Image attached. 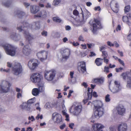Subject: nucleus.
Returning a JSON list of instances; mask_svg holds the SVG:
<instances>
[{"label": "nucleus", "instance_id": "13d9d810", "mask_svg": "<svg viewBox=\"0 0 131 131\" xmlns=\"http://www.w3.org/2000/svg\"><path fill=\"white\" fill-rule=\"evenodd\" d=\"M101 10V8L100 7V6H98L96 7H95L94 8V10H98V11H100Z\"/></svg>", "mask_w": 131, "mask_h": 131}, {"label": "nucleus", "instance_id": "6e6552de", "mask_svg": "<svg viewBox=\"0 0 131 131\" xmlns=\"http://www.w3.org/2000/svg\"><path fill=\"white\" fill-rule=\"evenodd\" d=\"M94 116L96 118H98L102 116L104 114V109L102 107H94Z\"/></svg>", "mask_w": 131, "mask_h": 131}, {"label": "nucleus", "instance_id": "f704fd0d", "mask_svg": "<svg viewBox=\"0 0 131 131\" xmlns=\"http://www.w3.org/2000/svg\"><path fill=\"white\" fill-rule=\"evenodd\" d=\"M10 0L8 1L7 2L3 4V5H4L5 7H9L11 4V3L10 1Z\"/></svg>", "mask_w": 131, "mask_h": 131}, {"label": "nucleus", "instance_id": "f8f14e48", "mask_svg": "<svg viewBox=\"0 0 131 131\" xmlns=\"http://www.w3.org/2000/svg\"><path fill=\"white\" fill-rule=\"evenodd\" d=\"M110 7L111 9L115 13H117L119 10L118 4L115 1H112L110 3Z\"/></svg>", "mask_w": 131, "mask_h": 131}, {"label": "nucleus", "instance_id": "8fccbe9b", "mask_svg": "<svg viewBox=\"0 0 131 131\" xmlns=\"http://www.w3.org/2000/svg\"><path fill=\"white\" fill-rule=\"evenodd\" d=\"M90 54L89 55L90 57H91L96 56V54L94 52H91L90 53Z\"/></svg>", "mask_w": 131, "mask_h": 131}, {"label": "nucleus", "instance_id": "72a5a7b5", "mask_svg": "<svg viewBox=\"0 0 131 131\" xmlns=\"http://www.w3.org/2000/svg\"><path fill=\"white\" fill-rule=\"evenodd\" d=\"M102 56L103 58H104V57L107 58L108 54L107 52L105 51H102Z\"/></svg>", "mask_w": 131, "mask_h": 131}, {"label": "nucleus", "instance_id": "6ab92c4d", "mask_svg": "<svg viewBox=\"0 0 131 131\" xmlns=\"http://www.w3.org/2000/svg\"><path fill=\"white\" fill-rule=\"evenodd\" d=\"M22 52L26 56H28L30 54L31 52V49L28 45H26L24 46Z\"/></svg>", "mask_w": 131, "mask_h": 131}, {"label": "nucleus", "instance_id": "c9c22d12", "mask_svg": "<svg viewBox=\"0 0 131 131\" xmlns=\"http://www.w3.org/2000/svg\"><path fill=\"white\" fill-rule=\"evenodd\" d=\"M109 68L108 67L105 66L104 67V69L103 71L104 72H105L106 73H108L109 72Z\"/></svg>", "mask_w": 131, "mask_h": 131}, {"label": "nucleus", "instance_id": "69168bd1", "mask_svg": "<svg viewBox=\"0 0 131 131\" xmlns=\"http://www.w3.org/2000/svg\"><path fill=\"white\" fill-rule=\"evenodd\" d=\"M110 129V131H116L115 128L113 127H111Z\"/></svg>", "mask_w": 131, "mask_h": 131}, {"label": "nucleus", "instance_id": "c03bdc74", "mask_svg": "<svg viewBox=\"0 0 131 131\" xmlns=\"http://www.w3.org/2000/svg\"><path fill=\"white\" fill-rule=\"evenodd\" d=\"M80 55L81 57H84L87 55L86 52H81Z\"/></svg>", "mask_w": 131, "mask_h": 131}, {"label": "nucleus", "instance_id": "37998d69", "mask_svg": "<svg viewBox=\"0 0 131 131\" xmlns=\"http://www.w3.org/2000/svg\"><path fill=\"white\" fill-rule=\"evenodd\" d=\"M127 39L128 40H131V32H129L128 35L127 36Z\"/></svg>", "mask_w": 131, "mask_h": 131}, {"label": "nucleus", "instance_id": "bf43d9fd", "mask_svg": "<svg viewBox=\"0 0 131 131\" xmlns=\"http://www.w3.org/2000/svg\"><path fill=\"white\" fill-rule=\"evenodd\" d=\"M66 127V125L63 124V125L60 126V128L61 129H63Z\"/></svg>", "mask_w": 131, "mask_h": 131}, {"label": "nucleus", "instance_id": "dca6fc26", "mask_svg": "<svg viewBox=\"0 0 131 131\" xmlns=\"http://www.w3.org/2000/svg\"><path fill=\"white\" fill-rule=\"evenodd\" d=\"M125 109L124 107H117L116 109L113 110V112L116 111L119 115H123L125 113Z\"/></svg>", "mask_w": 131, "mask_h": 131}, {"label": "nucleus", "instance_id": "7ed1b4c3", "mask_svg": "<svg viewBox=\"0 0 131 131\" xmlns=\"http://www.w3.org/2000/svg\"><path fill=\"white\" fill-rule=\"evenodd\" d=\"M7 66L9 68L12 67V72L14 75H17L21 73L22 68L21 65L19 63L15 62V64L12 66V64L8 62L7 63Z\"/></svg>", "mask_w": 131, "mask_h": 131}, {"label": "nucleus", "instance_id": "2f4dec72", "mask_svg": "<svg viewBox=\"0 0 131 131\" xmlns=\"http://www.w3.org/2000/svg\"><path fill=\"white\" fill-rule=\"evenodd\" d=\"M130 9V5H127L125 6L124 9V12L125 13H126L129 12Z\"/></svg>", "mask_w": 131, "mask_h": 131}, {"label": "nucleus", "instance_id": "6e6d98bb", "mask_svg": "<svg viewBox=\"0 0 131 131\" xmlns=\"http://www.w3.org/2000/svg\"><path fill=\"white\" fill-rule=\"evenodd\" d=\"M36 25H38V26H36V27L35 28V29H38L40 28V25L39 23V22H37L36 23Z\"/></svg>", "mask_w": 131, "mask_h": 131}, {"label": "nucleus", "instance_id": "9d476101", "mask_svg": "<svg viewBox=\"0 0 131 131\" xmlns=\"http://www.w3.org/2000/svg\"><path fill=\"white\" fill-rule=\"evenodd\" d=\"M60 52L62 55V58L67 59L69 57L70 54V50L68 48L62 49L60 50Z\"/></svg>", "mask_w": 131, "mask_h": 131}, {"label": "nucleus", "instance_id": "3c124183", "mask_svg": "<svg viewBox=\"0 0 131 131\" xmlns=\"http://www.w3.org/2000/svg\"><path fill=\"white\" fill-rule=\"evenodd\" d=\"M121 29V27L120 25H118L116 28V31H118V30H120Z\"/></svg>", "mask_w": 131, "mask_h": 131}, {"label": "nucleus", "instance_id": "4c0bfd02", "mask_svg": "<svg viewBox=\"0 0 131 131\" xmlns=\"http://www.w3.org/2000/svg\"><path fill=\"white\" fill-rule=\"evenodd\" d=\"M61 0H54L53 3L54 5H57L61 2Z\"/></svg>", "mask_w": 131, "mask_h": 131}, {"label": "nucleus", "instance_id": "a19ab883", "mask_svg": "<svg viewBox=\"0 0 131 131\" xmlns=\"http://www.w3.org/2000/svg\"><path fill=\"white\" fill-rule=\"evenodd\" d=\"M73 14L75 16H78L79 14L78 11L76 9H74L73 11Z\"/></svg>", "mask_w": 131, "mask_h": 131}, {"label": "nucleus", "instance_id": "de8ad7c7", "mask_svg": "<svg viewBox=\"0 0 131 131\" xmlns=\"http://www.w3.org/2000/svg\"><path fill=\"white\" fill-rule=\"evenodd\" d=\"M41 34L43 36H47V32L46 31H45L44 30H43L41 32Z\"/></svg>", "mask_w": 131, "mask_h": 131}, {"label": "nucleus", "instance_id": "052dcab7", "mask_svg": "<svg viewBox=\"0 0 131 131\" xmlns=\"http://www.w3.org/2000/svg\"><path fill=\"white\" fill-rule=\"evenodd\" d=\"M31 119H32V120H31V121H35V120L34 116H31V117L30 116L28 117V119L29 120H30Z\"/></svg>", "mask_w": 131, "mask_h": 131}, {"label": "nucleus", "instance_id": "412c9836", "mask_svg": "<svg viewBox=\"0 0 131 131\" xmlns=\"http://www.w3.org/2000/svg\"><path fill=\"white\" fill-rule=\"evenodd\" d=\"M104 81V78L103 77H101L99 78L94 79L93 81L99 85L102 84Z\"/></svg>", "mask_w": 131, "mask_h": 131}, {"label": "nucleus", "instance_id": "ea45409f", "mask_svg": "<svg viewBox=\"0 0 131 131\" xmlns=\"http://www.w3.org/2000/svg\"><path fill=\"white\" fill-rule=\"evenodd\" d=\"M11 37L12 38L14 39H15L17 37V36L16 35V34L15 33H14L12 34L11 36Z\"/></svg>", "mask_w": 131, "mask_h": 131}, {"label": "nucleus", "instance_id": "473e14b6", "mask_svg": "<svg viewBox=\"0 0 131 131\" xmlns=\"http://www.w3.org/2000/svg\"><path fill=\"white\" fill-rule=\"evenodd\" d=\"M53 21L56 22L60 23L61 20L58 17H54L53 18Z\"/></svg>", "mask_w": 131, "mask_h": 131}, {"label": "nucleus", "instance_id": "bb28decb", "mask_svg": "<svg viewBox=\"0 0 131 131\" xmlns=\"http://www.w3.org/2000/svg\"><path fill=\"white\" fill-rule=\"evenodd\" d=\"M36 98L34 97L33 98H31L29 100H28L27 102L25 103H24L23 104L27 105H30L33 103H34L35 101Z\"/></svg>", "mask_w": 131, "mask_h": 131}, {"label": "nucleus", "instance_id": "b1692460", "mask_svg": "<svg viewBox=\"0 0 131 131\" xmlns=\"http://www.w3.org/2000/svg\"><path fill=\"white\" fill-rule=\"evenodd\" d=\"M39 7L38 6L33 5L31 6L30 11L32 13L35 14L39 10Z\"/></svg>", "mask_w": 131, "mask_h": 131}, {"label": "nucleus", "instance_id": "cd10ccee", "mask_svg": "<svg viewBox=\"0 0 131 131\" xmlns=\"http://www.w3.org/2000/svg\"><path fill=\"white\" fill-rule=\"evenodd\" d=\"M114 83L116 85V88H115L113 89H116L115 91H114V92L116 93L118 92L120 90V85L119 83H118V82L117 81H114Z\"/></svg>", "mask_w": 131, "mask_h": 131}, {"label": "nucleus", "instance_id": "603ef678", "mask_svg": "<svg viewBox=\"0 0 131 131\" xmlns=\"http://www.w3.org/2000/svg\"><path fill=\"white\" fill-rule=\"evenodd\" d=\"M92 96L95 97H97L98 96V95L96 92L95 91L93 92L92 94Z\"/></svg>", "mask_w": 131, "mask_h": 131}, {"label": "nucleus", "instance_id": "680f3d73", "mask_svg": "<svg viewBox=\"0 0 131 131\" xmlns=\"http://www.w3.org/2000/svg\"><path fill=\"white\" fill-rule=\"evenodd\" d=\"M74 126V124L73 123L70 124H69V127L71 129H73V127Z\"/></svg>", "mask_w": 131, "mask_h": 131}, {"label": "nucleus", "instance_id": "0e129e2a", "mask_svg": "<svg viewBox=\"0 0 131 131\" xmlns=\"http://www.w3.org/2000/svg\"><path fill=\"white\" fill-rule=\"evenodd\" d=\"M72 44L74 46H77L79 45V43L78 42H76L75 43L74 42H73Z\"/></svg>", "mask_w": 131, "mask_h": 131}, {"label": "nucleus", "instance_id": "58836bf2", "mask_svg": "<svg viewBox=\"0 0 131 131\" xmlns=\"http://www.w3.org/2000/svg\"><path fill=\"white\" fill-rule=\"evenodd\" d=\"M22 109L23 110H25L26 111H30V107H22Z\"/></svg>", "mask_w": 131, "mask_h": 131}, {"label": "nucleus", "instance_id": "7c9ffc66", "mask_svg": "<svg viewBox=\"0 0 131 131\" xmlns=\"http://www.w3.org/2000/svg\"><path fill=\"white\" fill-rule=\"evenodd\" d=\"M82 10V12L81 13L82 14V17L83 19H84V17H85L86 18H87L89 17L90 15V13L88 12H86L83 14V11L81 8Z\"/></svg>", "mask_w": 131, "mask_h": 131}, {"label": "nucleus", "instance_id": "a878e982", "mask_svg": "<svg viewBox=\"0 0 131 131\" xmlns=\"http://www.w3.org/2000/svg\"><path fill=\"white\" fill-rule=\"evenodd\" d=\"M15 13L16 15H17L18 17L19 18H21L25 15V13L24 12L19 10L16 11Z\"/></svg>", "mask_w": 131, "mask_h": 131}, {"label": "nucleus", "instance_id": "f3484780", "mask_svg": "<svg viewBox=\"0 0 131 131\" xmlns=\"http://www.w3.org/2000/svg\"><path fill=\"white\" fill-rule=\"evenodd\" d=\"M121 76L122 77L124 80H126V79L130 80H131V73L129 72H123L121 74Z\"/></svg>", "mask_w": 131, "mask_h": 131}, {"label": "nucleus", "instance_id": "1a4fd4ad", "mask_svg": "<svg viewBox=\"0 0 131 131\" xmlns=\"http://www.w3.org/2000/svg\"><path fill=\"white\" fill-rule=\"evenodd\" d=\"M48 52L44 50L41 51L37 54V56L41 61H43L47 58Z\"/></svg>", "mask_w": 131, "mask_h": 131}, {"label": "nucleus", "instance_id": "5701e85b", "mask_svg": "<svg viewBox=\"0 0 131 131\" xmlns=\"http://www.w3.org/2000/svg\"><path fill=\"white\" fill-rule=\"evenodd\" d=\"M130 15H131L130 13L129 14V15L128 14V15H129L128 17L127 16H123L122 19V20L123 21L128 25H130V24H131V22L130 21V18L129 17Z\"/></svg>", "mask_w": 131, "mask_h": 131}, {"label": "nucleus", "instance_id": "09e8293b", "mask_svg": "<svg viewBox=\"0 0 131 131\" xmlns=\"http://www.w3.org/2000/svg\"><path fill=\"white\" fill-rule=\"evenodd\" d=\"M42 118L43 117L42 115H40L39 114H38L36 117V119L37 120H38L39 118H40L41 119H42Z\"/></svg>", "mask_w": 131, "mask_h": 131}, {"label": "nucleus", "instance_id": "ddd939ff", "mask_svg": "<svg viewBox=\"0 0 131 131\" xmlns=\"http://www.w3.org/2000/svg\"><path fill=\"white\" fill-rule=\"evenodd\" d=\"M52 119L54 120L56 118V122L57 123H60L62 122V118L61 115L59 114L56 112L53 113L52 116Z\"/></svg>", "mask_w": 131, "mask_h": 131}, {"label": "nucleus", "instance_id": "c85d7f7f", "mask_svg": "<svg viewBox=\"0 0 131 131\" xmlns=\"http://www.w3.org/2000/svg\"><path fill=\"white\" fill-rule=\"evenodd\" d=\"M102 60H103L102 58H97L95 59V62L97 66H100L102 65Z\"/></svg>", "mask_w": 131, "mask_h": 131}, {"label": "nucleus", "instance_id": "5fc2aeb1", "mask_svg": "<svg viewBox=\"0 0 131 131\" xmlns=\"http://www.w3.org/2000/svg\"><path fill=\"white\" fill-rule=\"evenodd\" d=\"M107 45L111 47H113L114 46V44L108 41L107 42Z\"/></svg>", "mask_w": 131, "mask_h": 131}, {"label": "nucleus", "instance_id": "864d4df0", "mask_svg": "<svg viewBox=\"0 0 131 131\" xmlns=\"http://www.w3.org/2000/svg\"><path fill=\"white\" fill-rule=\"evenodd\" d=\"M82 85L84 86L85 88H87L88 86V85L85 82H83L82 84Z\"/></svg>", "mask_w": 131, "mask_h": 131}, {"label": "nucleus", "instance_id": "0eeeda50", "mask_svg": "<svg viewBox=\"0 0 131 131\" xmlns=\"http://www.w3.org/2000/svg\"><path fill=\"white\" fill-rule=\"evenodd\" d=\"M56 74V71L54 70L46 71L44 73V77L47 80L51 81L54 79Z\"/></svg>", "mask_w": 131, "mask_h": 131}, {"label": "nucleus", "instance_id": "774afa93", "mask_svg": "<svg viewBox=\"0 0 131 131\" xmlns=\"http://www.w3.org/2000/svg\"><path fill=\"white\" fill-rule=\"evenodd\" d=\"M86 45L89 49H90L91 48V46H92V44L91 43H87Z\"/></svg>", "mask_w": 131, "mask_h": 131}, {"label": "nucleus", "instance_id": "a211bd4d", "mask_svg": "<svg viewBox=\"0 0 131 131\" xmlns=\"http://www.w3.org/2000/svg\"><path fill=\"white\" fill-rule=\"evenodd\" d=\"M127 128V124L125 123H122L118 126V131H126Z\"/></svg>", "mask_w": 131, "mask_h": 131}, {"label": "nucleus", "instance_id": "c756f323", "mask_svg": "<svg viewBox=\"0 0 131 131\" xmlns=\"http://www.w3.org/2000/svg\"><path fill=\"white\" fill-rule=\"evenodd\" d=\"M88 91L87 96L88 97V99L89 100H91L92 97V93L93 90L91 88H88Z\"/></svg>", "mask_w": 131, "mask_h": 131}, {"label": "nucleus", "instance_id": "20e7f679", "mask_svg": "<svg viewBox=\"0 0 131 131\" xmlns=\"http://www.w3.org/2000/svg\"><path fill=\"white\" fill-rule=\"evenodd\" d=\"M90 25L92 27V31L94 34H96V31L98 29H101L102 28L101 20L99 18H94Z\"/></svg>", "mask_w": 131, "mask_h": 131}, {"label": "nucleus", "instance_id": "2eb2a0df", "mask_svg": "<svg viewBox=\"0 0 131 131\" xmlns=\"http://www.w3.org/2000/svg\"><path fill=\"white\" fill-rule=\"evenodd\" d=\"M92 127L94 131H103L101 129L104 127V126L100 124L97 123L93 125Z\"/></svg>", "mask_w": 131, "mask_h": 131}, {"label": "nucleus", "instance_id": "f03ea898", "mask_svg": "<svg viewBox=\"0 0 131 131\" xmlns=\"http://www.w3.org/2000/svg\"><path fill=\"white\" fill-rule=\"evenodd\" d=\"M19 25V27H17V29L19 31H21L22 30L24 31V34L25 37L26 38V41H28L29 43L30 44L32 43L31 41L33 39V38L29 33L27 30H24V29H22L25 27L28 28L30 26H32L31 25L29 24L28 23L26 22H23L20 23L18 24V26Z\"/></svg>", "mask_w": 131, "mask_h": 131}, {"label": "nucleus", "instance_id": "f257e3e1", "mask_svg": "<svg viewBox=\"0 0 131 131\" xmlns=\"http://www.w3.org/2000/svg\"><path fill=\"white\" fill-rule=\"evenodd\" d=\"M30 79L32 82L37 83L38 87L40 91L45 89L44 83L42 81L43 77L41 74L38 73H33L31 75Z\"/></svg>", "mask_w": 131, "mask_h": 131}, {"label": "nucleus", "instance_id": "9b49d317", "mask_svg": "<svg viewBox=\"0 0 131 131\" xmlns=\"http://www.w3.org/2000/svg\"><path fill=\"white\" fill-rule=\"evenodd\" d=\"M78 65V68L79 71V69L80 68V70L82 73H84L86 72L85 62L83 61H81L79 62Z\"/></svg>", "mask_w": 131, "mask_h": 131}, {"label": "nucleus", "instance_id": "4468645a", "mask_svg": "<svg viewBox=\"0 0 131 131\" xmlns=\"http://www.w3.org/2000/svg\"><path fill=\"white\" fill-rule=\"evenodd\" d=\"M82 107H71L69 109L70 113H72L75 115H77L79 113L81 110Z\"/></svg>", "mask_w": 131, "mask_h": 131}, {"label": "nucleus", "instance_id": "49530a36", "mask_svg": "<svg viewBox=\"0 0 131 131\" xmlns=\"http://www.w3.org/2000/svg\"><path fill=\"white\" fill-rule=\"evenodd\" d=\"M107 58H102L103 60H104V62L106 63V64L108 63L109 60L107 59H106Z\"/></svg>", "mask_w": 131, "mask_h": 131}, {"label": "nucleus", "instance_id": "4be33fe9", "mask_svg": "<svg viewBox=\"0 0 131 131\" xmlns=\"http://www.w3.org/2000/svg\"><path fill=\"white\" fill-rule=\"evenodd\" d=\"M33 60H30L28 63V66L29 68L31 70H34L36 67L38 66V64L37 63H32V65H30L31 63H32Z\"/></svg>", "mask_w": 131, "mask_h": 131}, {"label": "nucleus", "instance_id": "423d86ee", "mask_svg": "<svg viewBox=\"0 0 131 131\" xmlns=\"http://www.w3.org/2000/svg\"><path fill=\"white\" fill-rule=\"evenodd\" d=\"M2 85H0V93H6L10 89L11 86L10 83L7 81H4L2 82Z\"/></svg>", "mask_w": 131, "mask_h": 131}, {"label": "nucleus", "instance_id": "39448f33", "mask_svg": "<svg viewBox=\"0 0 131 131\" xmlns=\"http://www.w3.org/2000/svg\"><path fill=\"white\" fill-rule=\"evenodd\" d=\"M6 53L11 56H14L15 54V49L11 45L7 44H5L2 45Z\"/></svg>", "mask_w": 131, "mask_h": 131}, {"label": "nucleus", "instance_id": "79ce46f5", "mask_svg": "<svg viewBox=\"0 0 131 131\" xmlns=\"http://www.w3.org/2000/svg\"><path fill=\"white\" fill-rule=\"evenodd\" d=\"M123 69V68L121 67L118 68H116V72H121Z\"/></svg>", "mask_w": 131, "mask_h": 131}, {"label": "nucleus", "instance_id": "a18cd8bd", "mask_svg": "<svg viewBox=\"0 0 131 131\" xmlns=\"http://www.w3.org/2000/svg\"><path fill=\"white\" fill-rule=\"evenodd\" d=\"M118 60L120 64L122 65L123 66H124L125 64L124 62V61H123L121 60L120 59H118Z\"/></svg>", "mask_w": 131, "mask_h": 131}, {"label": "nucleus", "instance_id": "aec40b11", "mask_svg": "<svg viewBox=\"0 0 131 131\" xmlns=\"http://www.w3.org/2000/svg\"><path fill=\"white\" fill-rule=\"evenodd\" d=\"M47 17V12L45 10H43L40 12L37 15H35L34 17L35 18L36 17L46 18Z\"/></svg>", "mask_w": 131, "mask_h": 131}, {"label": "nucleus", "instance_id": "e2e57ef3", "mask_svg": "<svg viewBox=\"0 0 131 131\" xmlns=\"http://www.w3.org/2000/svg\"><path fill=\"white\" fill-rule=\"evenodd\" d=\"M79 40L80 41H84L83 37L81 36H80L79 37Z\"/></svg>", "mask_w": 131, "mask_h": 131}, {"label": "nucleus", "instance_id": "338daca9", "mask_svg": "<svg viewBox=\"0 0 131 131\" xmlns=\"http://www.w3.org/2000/svg\"><path fill=\"white\" fill-rule=\"evenodd\" d=\"M21 96L22 95L20 93L18 92L17 93V97L18 98H19L20 97H21Z\"/></svg>", "mask_w": 131, "mask_h": 131}, {"label": "nucleus", "instance_id": "393cba45", "mask_svg": "<svg viewBox=\"0 0 131 131\" xmlns=\"http://www.w3.org/2000/svg\"><path fill=\"white\" fill-rule=\"evenodd\" d=\"M44 90L41 91L39 89H37L36 88H35L33 89L32 91V94L34 96H36L39 93V92H43L44 91Z\"/></svg>", "mask_w": 131, "mask_h": 131}, {"label": "nucleus", "instance_id": "4d7b16f0", "mask_svg": "<svg viewBox=\"0 0 131 131\" xmlns=\"http://www.w3.org/2000/svg\"><path fill=\"white\" fill-rule=\"evenodd\" d=\"M127 86L130 88H131V82H130L129 81H127Z\"/></svg>", "mask_w": 131, "mask_h": 131}, {"label": "nucleus", "instance_id": "e433bc0d", "mask_svg": "<svg viewBox=\"0 0 131 131\" xmlns=\"http://www.w3.org/2000/svg\"><path fill=\"white\" fill-rule=\"evenodd\" d=\"M110 95L108 94L105 97V101L106 102H109L110 101Z\"/></svg>", "mask_w": 131, "mask_h": 131}]
</instances>
